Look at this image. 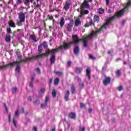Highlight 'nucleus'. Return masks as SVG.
Segmentation results:
<instances>
[{
    "instance_id": "obj_1",
    "label": "nucleus",
    "mask_w": 131,
    "mask_h": 131,
    "mask_svg": "<svg viewBox=\"0 0 131 131\" xmlns=\"http://www.w3.org/2000/svg\"><path fill=\"white\" fill-rule=\"evenodd\" d=\"M73 37V41L70 43H66L63 42V45L60 46L59 47L52 49V50H50V49H48L47 53H43L42 54H39L36 55L35 56H32L31 57H28L26 59H23L18 61L13 62L12 63H10L4 65L3 66H0V70H3V69H5V68H8V67H13V66H15V65L21 64V63H25V62H27V61H31L32 60H38V59H41L44 56H47V54L48 55L50 54H55V53H57V52H59V50H68L71 45H74V35L72 36Z\"/></svg>"
},
{
    "instance_id": "obj_2",
    "label": "nucleus",
    "mask_w": 131,
    "mask_h": 131,
    "mask_svg": "<svg viewBox=\"0 0 131 131\" xmlns=\"http://www.w3.org/2000/svg\"><path fill=\"white\" fill-rule=\"evenodd\" d=\"M131 6V1L130 0H128V3L126 4V6L125 8L122 9L118 12H116L115 14L114 15V17H120L123 16L124 14V12H125V9H128V7Z\"/></svg>"
},
{
    "instance_id": "obj_3",
    "label": "nucleus",
    "mask_w": 131,
    "mask_h": 131,
    "mask_svg": "<svg viewBox=\"0 0 131 131\" xmlns=\"http://www.w3.org/2000/svg\"><path fill=\"white\" fill-rule=\"evenodd\" d=\"M80 9H90V4H89V3H88V1L85 0L83 1V3L81 5Z\"/></svg>"
},
{
    "instance_id": "obj_4",
    "label": "nucleus",
    "mask_w": 131,
    "mask_h": 131,
    "mask_svg": "<svg viewBox=\"0 0 131 131\" xmlns=\"http://www.w3.org/2000/svg\"><path fill=\"white\" fill-rule=\"evenodd\" d=\"M18 19L21 22H25V13L21 12L18 14Z\"/></svg>"
},
{
    "instance_id": "obj_5",
    "label": "nucleus",
    "mask_w": 131,
    "mask_h": 131,
    "mask_svg": "<svg viewBox=\"0 0 131 131\" xmlns=\"http://www.w3.org/2000/svg\"><path fill=\"white\" fill-rule=\"evenodd\" d=\"M49 100L50 98L49 97V96H47L45 98V103L41 104V108H42V109L47 108V107H48V102H49Z\"/></svg>"
},
{
    "instance_id": "obj_6",
    "label": "nucleus",
    "mask_w": 131,
    "mask_h": 131,
    "mask_svg": "<svg viewBox=\"0 0 131 131\" xmlns=\"http://www.w3.org/2000/svg\"><path fill=\"white\" fill-rule=\"evenodd\" d=\"M73 27V21L70 20V23L68 24L67 26V29L68 31H71L72 30V27Z\"/></svg>"
},
{
    "instance_id": "obj_7",
    "label": "nucleus",
    "mask_w": 131,
    "mask_h": 131,
    "mask_svg": "<svg viewBox=\"0 0 131 131\" xmlns=\"http://www.w3.org/2000/svg\"><path fill=\"white\" fill-rule=\"evenodd\" d=\"M104 85H106L107 84H110V82H111V78L110 77H105L104 80L103 81Z\"/></svg>"
},
{
    "instance_id": "obj_8",
    "label": "nucleus",
    "mask_w": 131,
    "mask_h": 131,
    "mask_svg": "<svg viewBox=\"0 0 131 131\" xmlns=\"http://www.w3.org/2000/svg\"><path fill=\"white\" fill-rule=\"evenodd\" d=\"M89 12L88 10L81 9L80 15H79L80 18H81L83 15H86L89 14Z\"/></svg>"
},
{
    "instance_id": "obj_9",
    "label": "nucleus",
    "mask_w": 131,
    "mask_h": 131,
    "mask_svg": "<svg viewBox=\"0 0 131 131\" xmlns=\"http://www.w3.org/2000/svg\"><path fill=\"white\" fill-rule=\"evenodd\" d=\"M70 7V3H69L68 1H66L63 7L64 10H65V11H68V10H69Z\"/></svg>"
},
{
    "instance_id": "obj_10",
    "label": "nucleus",
    "mask_w": 131,
    "mask_h": 131,
    "mask_svg": "<svg viewBox=\"0 0 131 131\" xmlns=\"http://www.w3.org/2000/svg\"><path fill=\"white\" fill-rule=\"evenodd\" d=\"M78 82H79V86L80 89H83L84 86V84L83 83H81V79L79 77H77Z\"/></svg>"
},
{
    "instance_id": "obj_11",
    "label": "nucleus",
    "mask_w": 131,
    "mask_h": 131,
    "mask_svg": "<svg viewBox=\"0 0 131 131\" xmlns=\"http://www.w3.org/2000/svg\"><path fill=\"white\" fill-rule=\"evenodd\" d=\"M86 76L88 77V79L89 80L91 79V70L90 69V68H88L86 69Z\"/></svg>"
},
{
    "instance_id": "obj_12",
    "label": "nucleus",
    "mask_w": 131,
    "mask_h": 131,
    "mask_svg": "<svg viewBox=\"0 0 131 131\" xmlns=\"http://www.w3.org/2000/svg\"><path fill=\"white\" fill-rule=\"evenodd\" d=\"M69 117H70V118H71V119H75V118H76V114H75V113H70L69 114Z\"/></svg>"
},
{
    "instance_id": "obj_13",
    "label": "nucleus",
    "mask_w": 131,
    "mask_h": 131,
    "mask_svg": "<svg viewBox=\"0 0 131 131\" xmlns=\"http://www.w3.org/2000/svg\"><path fill=\"white\" fill-rule=\"evenodd\" d=\"M75 26L78 27L81 25V21H80V18H77L75 21Z\"/></svg>"
},
{
    "instance_id": "obj_14",
    "label": "nucleus",
    "mask_w": 131,
    "mask_h": 131,
    "mask_svg": "<svg viewBox=\"0 0 131 131\" xmlns=\"http://www.w3.org/2000/svg\"><path fill=\"white\" fill-rule=\"evenodd\" d=\"M74 53L76 56H77V55H78L79 54V47H78V46H76L74 48Z\"/></svg>"
},
{
    "instance_id": "obj_15",
    "label": "nucleus",
    "mask_w": 131,
    "mask_h": 131,
    "mask_svg": "<svg viewBox=\"0 0 131 131\" xmlns=\"http://www.w3.org/2000/svg\"><path fill=\"white\" fill-rule=\"evenodd\" d=\"M59 25L61 28L63 27L65 25V19H64L63 17H62L60 18V21L59 22Z\"/></svg>"
},
{
    "instance_id": "obj_16",
    "label": "nucleus",
    "mask_w": 131,
    "mask_h": 131,
    "mask_svg": "<svg viewBox=\"0 0 131 131\" xmlns=\"http://www.w3.org/2000/svg\"><path fill=\"white\" fill-rule=\"evenodd\" d=\"M8 25H9V26H10V27H13V28H15V27H16V25H15V23L14 22V21H13V20H10L8 22Z\"/></svg>"
},
{
    "instance_id": "obj_17",
    "label": "nucleus",
    "mask_w": 131,
    "mask_h": 131,
    "mask_svg": "<svg viewBox=\"0 0 131 131\" xmlns=\"http://www.w3.org/2000/svg\"><path fill=\"white\" fill-rule=\"evenodd\" d=\"M35 77V75L33 74V76L31 77V81L29 83L30 88H33V81L34 80V77Z\"/></svg>"
},
{
    "instance_id": "obj_18",
    "label": "nucleus",
    "mask_w": 131,
    "mask_h": 131,
    "mask_svg": "<svg viewBox=\"0 0 131 131\" xmlns=\"http://www.w3.org/2000/svg\"><path fill=\"white\" fill-rule=\"evenodd\" d=\"M30 39L33 40L35 42L37 41V40H36V36H35V35L34 34H32L30 36Z\"/></svg>"
},
{
    "instance_id": "obj_19",
    "label": "nucleus",
    "mask_w": 131,
    "mask_h": 131,
    "mask_svg": "<svg viewBox=\"0 0 131 131\" xmlns=\"http://www.w3.org/2000/svg\"><path fill=\"white\" fill-rule=\"evenodd\" d=\"M81 71H82V68L81 67L76 68L75 69V72L78 73V74H79Z\"/></svg>"
},
{
    "instance_id": "obj_20",
    "label": "nucleus",
    "mask_w": 131,
    "mask_h": 131,
    "mask_svg": "<svg viewBox=\"0 0 131 131\" xmlns=\"http://www.w3.org/2000/svg\"><path fill=\"white\" fill-rule=\"evenodd\" d=\"M89 24L85 25V27H89V26H91V25H95L94 24H93V20L91 18H89Z\"/></svg>"
},
{
    "instance_id": "obj_21",
    "label": "nucleus",
    "mask_w": 131,
    "mask_h": 131,
    "mask_svg": "<svg viewBox=\"0 0 131 131\" xmlns=\"http://www.w3.org/2000/svg\"><path fill=\"white\" fill-rule=\"evenodd\" d=\"M70 93V92H69V90H68L67 91V93L64 96V100L65 101H68V98L69 97V94Z\"/></svg>"
},
{
    "instance_id": "obj_22",
    "label": "nucleus",
    "mask_w": 131,
    "mask_h": 131,
    "mask_svg": "<svg viewBox=\"0 0 131 131\" xmlns=\"http://www.w3.org/2000/svg\"><path fill=\"white\" fill-rule=\"evenodd\" d=\"M11 38H12V36L10 35L6 36L5 38L6 42H10L11 41Z\"/></svg>"
},
{
    "instance_id": "obj_23",
    "label": "nucleus",
    "mask_w": 131,
    "mask_h": 131,
    "mask_svg": "<svg viewBox=\"0 0 131 131\" xmlns=\"http://www.w3.org/2000/svg\"><path fill=\"white\" fill-rule=\"evenodd\" d=\"M104 9L102 8H100L97 10L98 14H100V15H102V14H104Z\"/></svg>"
},
{
    "instance_id": "obj_24",
    "label": "nucleus",
    "mask_w": 131,
    "mask_h": 131,
    "mask_svg": "<svg viewBox=\"0 0 131 131\" xmlns=\"http://www.w3.org/2000/svg\"><path fill=\"white\" fill-rule=\"evenodd\" d=\"M55 60H56V58L55 57V55H53L50 58V62H51V64H54V63H55Z\"/></svg>"
},
{
    "instance_id": "obj_25",
    "label": "nucleus",
    "mask_w": 131,
    "mask_h": 131,
    "mask_svg": "<svg viewBox=\"0 0 131 131\" xmlns=\"http://www.w3.org/2000/svg\"><path fill=\"white\" fill-rule=\"evenodd\" d=\"M54 11H56V12H58L59 14V10H58V9L56 8L52 9V5H49V12H54Z\"/></svg>"
},
{
    "instance_id": "obj_26",
    "label": "nucleus",
    "mask_w": 131,
    "mask_h": 131,
    "mask_svg": "<svg viewBox=\"0 0 131 131\" xmlns=\"http://www.w3.org/2000/svg\"><path fill=\"white\" fill-rule=\"evenodd\" d=\"M16 5H15V7L19 5H22L23 4V0H15Z\"/></svg>"
},
{
    "instance_id": "obj_27",
    "label": "nucleus",
    "mask_w": 131,
    "mask_h": 131,
    "mask_svg": "<svg viewBox=\"0 0 131 131\" xmlns=\"http://www.w3.org/2000/svg\"><path fill=\"white\" fill-rule=\"evenodd\" d=\"M17 67L15 68V72H17V73H20V70L21 69V67H20V64H17Z\"/></svg>"
},
{
    "instance_id": "obj_28",
    "label": "nucleus",
    "mask_w": 131,
    "mask_h": 131,
    "mask_svg": "<svg viewBox=\"0 0 131 131\" xmlns=\"http://www.w3.org/2000/svg\"><path fill=\"white\" fill-rule=\"evenodd\" d=\"M99 20H100V17H99L98 15H95L94 17V22H97V23H99Z\"/></svg>"
},
{
    "instance_id": "obj_29",
    "label": "nucleus",
    "mask_w": 131,
    "mask_h": 131,
    "mask_svg": "<svg viewBox=\"0 0 131 131\" xmlns=\"http://www.w3.org/2000/svg\"><path fill=\"white\" fill-rule=\"evenodd\" d=\"M115 74L117 77H120L121 75V73L120 72V70H118L115 72Z\"/></svg>"
},
{
    "instance_id": "obj_30",
    "label": "nucleus",
    "mask_w": 131,
    "mask_h": 131,
    "mask_svg": "<svg viewBox=\"0 0 131 131\" xmlns=\"http://www.w3.org/2000/svg\"><path fill=\"white\" fill-rule=\"evenodd\" d=\"M43 47L45 49H48V43H47V41H45L42 44L40 45Z\"/></svg>"
},
{
    "instance_id": "obj_31",
    "label": "nucleus",
    "mask_w": 131,
    "mask_h": 131,
    "mask_svg": "<svg viewBox=\"0 0 131 131\" xmlns=\"http://www.w3.org/2000/svg\"><path fill=\"white\" fill-rule=\"evenodd\" d=\"M38 52L39 54H40L42 52V45H39L38 48Z\"/></svg>"
},
{
    "instance_id": "obj_32",
    "label": "nucleus",
    "mask_w": 131,
    "mask_h": 131,
    "mask_svg": "<svg viewBox=\"0 0 131 131\" xmlns=\"http://www.w3.org/2000/svg\"><path fill=\"white\" fill-rule=\"evenodd\" d=\"M34 2V0H25L24 4L25 5H28L30 3H33Z\"/></svg>"
},
{
    "instance_id": "obj_33",
    "label": "nucleus",
    "mask_w": 131,
    "mask_h": 131,
    "mask_svg": "<svg viewBox=\"0 0 131 131\" xmlns=\"http://www.w3.org/2000/svg\"><path fill=\"white\" fill-rule=\"evenodd\" d=\"M59 81H60V80L58 78H56L54 80V85H58V84H59Z\"/></svg>"
},
{
    "instance_id": "obj_34",
    "label": "nucleus",
    "mask_w": 131,
    "mask_h": 131,
    "mask_svg": "<svg viewBox=\"0 0 131 131\" xmlns=\"http://www.w3.org/2000/svg\"><path fill=\"white\" fill-rule=\"evenodd\" d=\"M71 91L72 92V94L75 93V88H74V85H72L71 88Z\"/></svg>"
},
{
    "instance_id": "obj_35",
    "label": "nucleus",
    "mask_w": 131,
    "mask_h": 131,
    "mask_svg": "<svg viewBox=\"0 0 131 131\" xmlns=\"http://www.w3.org/2000/svg\"><path fill=\"white\" fill-rule=\"evenodd\" d=\"M24 23V21H21V20H19L16 22V24L17 26H22V23Z\"/></svg>"
},
{
    "instance_id": "obj_36",
    "label": "nucleus",
    "mask_w": 131,
    "mask_h": 131,
    "mask_svg": "<svg viewBox=\"0 0 131 131\" xmlns=\"http://www.w3.org/2000/svg\"><path fill=\"white\" fill-rule=\"evenodd\" d=\"M13 123L15 126V127H17V121H16V119L15 118H14L13 119Z\"/></svg>"
},
{
    "instance_id": "obj_37",
    "label": "nucleus",
    "mask_w": 131,
    "mask_h": 131,
    "mask_svg": "<svg viewBox=\"0 0 131 131\" xmlns=\"http://www.w3.org/2000/svg\"><path fill=\"white\" fill-rule=\"evenodd\" d=\"M52 96L54 98H55V97H56V95H57V92H56L55 90H53L52 91Z\"/></svg>"
},
{
    "instance_id": "obj_38",
    "label": "nucleus",
    "mask_w": 131,
    "mask_h": 131,
    "mask_svg": "<svg viewBox=\"0 0 131 131\" xmlns=\"http://www.w3.org/2000/svg\"><path fill=\"white\" fill-rule=\"evenodd\" d=\"M35 70L38 74H40V69H39V68H37L35 69Z\"/></svg>"
},
{
    "instance_id": "obj_39",
    "label": "nucleus",
    "mask_w": 131,
    "mask_h": 131,
    "mask_svg": "<svg viewBox=\"0 0 131 131\" xmlns=\"http://www.w3.org/2000/svg\"><path fill=\"white\" fill-rule=\"evenodd\" d=\"M55 74H58V75H62L63 73H62V72L56 71L55 72Z\"/></svg>"
},
{
    "instance_id": "obj_40",
    "label": "nucleus",
    "mask_w": 131,
    "mask_h": 131,
    "mask_svg": "<svg viewBox=\"0 0 131 131\" xmlns=\"http://www.w3.org/2000/svg\"><path fill=\"white\" fill-rule=\"evenodd\" d=\"M15 115L16 117H18V116H19V110H17L15 112Z\"/></svg>"
},
{
    "instance_id": "obj_41",
    "label": "nucleus",
    "mask_w": 131,
    "mask_h": 131,
    "mask_svg": "<svg viewBox=\"0 0 131 131\" xmlns=\"http://www.w3.org/2000/svg\"><path fill=\"white\" fill-rule=\"evenodd\" d=\"M7 32L8 33H11V32H12V30L11 29V28H7Z\"/></svg>"
},
{
    "instance_id": "obj_42",
    "label": "nucleus",
    "mask_w": 131,
    "mask_h": 131,
    "mask_svg": "<svg viewBox=\"0 0 131 131\" xmlns=\"http://www.w3.org/2000/svg\"><path fill=\"white\" fill-rule=\"evenodd\" d=\"M34 103L35 105H38V104H39V100H36Z\"/></svg>"
},
{
    "instance_id": "obj_43",
    "label": "nucleus",
    "mask_w": 131,
    "mask_h": 131,
    "mask_svg": "<svg viewBox=\"0 0 131 131\" xmlns=\"http://www.w3.org/2000/svg\"><path fill=\"white\" fill-rule=\"evenodd\" d=\"M89 58H90V59H92V60L96 59V57L93 56V55H89Z\"/></svg>"
},
{
    "instance_id": "obj_44",
    "label": "nucleus",
    "mask_w": 131,
    "mask_h": 131,
    "mask_svg": "<svg viewBox=\"0 0 131 131\" xmlns=\"http://www.w3.org/2000/svg\"><path fill=\"white\" fill-rule=\"evenodd\" d=\"M80 107H81V108H84V107H85V105L81 103H80Z\"/></svg>"
},
{
    "instance_id": "obj_45",
    "label": "nucleus",
    "mask_w": 131,
    "mask_h": 131,
    "mask_svg": "<svg viewBox=\"0 0 131 131\" xmlns=\"http://www.w3.org/2000/svg\"><path fill=\"white\" fill-rule=\"evenodd\" d=\"M16 92H17V88H14L12 89V93H16Z\"/></svg>"
},
{
    "instance_id": "obj_46",
    "label": "nucleus",
    "mask_w": 131,
    "mask_h": 131,
    "mask_svg": "<svg viewBox=\"0 0 131 131\" xmlns=\"http://www.w3.org/2000/svg\"><path fill=\"white\" fill-rule=\"evenodd\" d=\"M122 89L123 88L121 85L118 88V90L119 92H120V91H122Z\"/></svg>"
},
{
    "instance_id": "obj_47",
    "label": "nucleus",
    "mask_w": 131,
    "mask_h": 131,
    "mask_svg": "<svg viewBox=\"0 0 131 131\" xmlns=\"http://www.w3.org/2000/svg\"><path fill=\"white\" fill-rule=\"evenodd\" d=\"M48 17L49 20H53V16H50V15H48Z\"/></svg>"
},
{
    "instance_id": "obj_48",
    "label": "nucleus",
    "mask_w": 131,
    "mask_h": 131,
    "mask_svg": "<svg viewBox=\"0 0 131 131\" xmlns=\"http://www.w3.org/2000/svg\"><path fill=\"white\" fill-rule=\"evenodd\" d=\"M17 57L18 59H19L20 60H22V56H21V55H20V54L17 55Z\"/></svg>"
},
{
    "instance_id": "obj_49",
    "label": "nucleus",
    "mask_w": 131,
    "mask_h": 131,
    "mask_svg": "<svg viewBox=\"0 0 131 131\" xmlns=\"http://www.w3.org/2000/svg\"><path fill=\"white\" fill-rule=\"evenodd\" d=\"M45 91H46V90H45V89H43V88H42V89L40 90V92H41V94H42L43 93H45Z\"/></svg>"
},
{
    "instance_id": "obj_50",
    "label": "nucleus",
    "mask_w": 131,
    "mask_h": 131,
    "mask_svg": "<svg viewBox=\"0 0 131 131\" xmlns=\"http://www.w3.org/2000/svg\"><path fill=\"white\" fill-rule=\"evenodd\" d=\"M8 119H9V122H11V114H9V115Z\"/></svg>"
},
{
    "instance_id": "obj_51",
    "label": "nucleus",
    "mask_w": 131,
    "mask_h": 131,
    "mask_svg": "<svg viewBox=\"0 0 131 131\" xmlns=\"http://www.w3.org/2000/svg\"><path fill=\"white\" fill-rule=\"evenodd\" d=\"M20 30H20V29H18V30H17V31H14V33H13V35L15 36V34H16V33L17 32L20 31Z\"/></svg>"
},
{
    "instance_id": "obj_52",
    "label": "nucleus",
    "mask_w": 131,
    "mask_h": 131,
    "mask_svg": "<svg viewBox=\"0 0 131 131\" xmlns=\"http://www.w3.org/2000/svg\"><path fill=\"white\" fill-rule=\"evenodd\" d=\"M71 61H68V65L69 66V67H70V66H71Z\"/></svg>"
},
{
    "instance_id": "obj_53",
    "label": "nucleus",
    "mask_w": 131,
    "mask_h": 131,
    "mask_svg": "<svg viewBox=\"0 0 131 131\" xmlns=\"http://www.w3.org/2000/svg\"><path fill=\"white\" fill-rule=\"evenodd\" d=\"M33 128L34 131H37V128L36 126H34Z\"/></svg>"
},
{
    "instance_id": "obj_54",
    "label": "nucleus",
    "mask_w": 131,
    "mask_h": 131,
    "mask_svg": "<svg viewBox=\"0 0 131 131\" xmlns=\"http://www.w3.org/2000/svg\"><path fill=\"white\" fill-rule=\"evenodd\" d=\"M52 81H53V79H50V82H49V85H51V84L52 83Z\"/></svg>"
},
{
    "instance_id": "obj_55",
    "label": "nucleus",
    "mask_w": 131,
    "mask_h": 131,
    "mask_svg": "<svg viewBox=\"0 0 131 131\" xmlns=\"http://www.w3.org/2000/svg\"><path fill=\"white\" fill-rule=\"evenodd\" d=\"M102 71H106V67H102Z\"/></svg>"
},
{
    "instance_id": "obj_56",
    "label": "nucleus",
    "mask_w": 131,
    "mask_h": 131,
    "mask_svg": "<svg viewBox=\"0 0 131 131\" xmlns=\"http://www.w3.org/2000/svg\"><path fill=\"white\" fill-rule=\"evenodd\" d=\"M107 13H108V14H111V10L108 9Z\"/></svg>"
},
{
    "instance_id": "obj_57",
    "label": "nucleus",
    "mask_w": 131,
    "mask_h": 131,
    "mask_svg": "<svg viewBox=\"0 0 131 131\" xmlns=\"http://www.w3.org/2000/svg\"><path fill=\"white\" fill-rule=\"evenodd\" d=\"M4 106L5 107V109L6 110V111L8 112V107H7V106L6 105V104H4Z\"/></svg>"
},
{
    "instance_id": "obj_58",
    "label": "nucleus",
    "mask_w": 131,
    "mask_h": 131,
    "mask_svg": "<svg viewBox=\"0 0 131 131\" xmlns=\"http://www.w3.org/2000/svg\"><path fill=\"white\" fill-rule=\"evenodd\" d=\"M85 130V128H84V127H83L81 128V131H84Z\"/></svg>"
},
{
    "instance_id": "obj_59",
    "label": "nucleus",
    "mask_w": 131,
    "mask_h": 131,
    "mask_svg": "<svg viewBox=\"0 0 131 131\" xmlns=\"http://www.w3.org/2000/svg\"><path fill=\"white\" fill-rule=\"evenodd\" d=\"M88 112L89 113H91L92 112V108H89V110H88Z\"/></svg>"
},
{
    "instance_id": "obj_60",
    "label": "nucleus",
    "mask_w": 131,
    "mask_h": 131,
    "mask_svg": "<svg viewBox=\"0 0 131 131\" xmlns=\"http://www.w3.org/2000/svg\"><path fill=\"white\" fill-rule=\"evenodd\" d=\"M106 5H109V0H106Z\"/></svg>"
},
{
    "instance_id": "obj_61",
    "label": "nucleus",
    "mask_w": 131,
    "mask_h": 131,
    "mask_svg": "<svg viewBox=\"0 0 131 131\" xmlns=\"http://www.w3.org/2000/svg\"><path fill=\"white\" fill-rule=\"evenodd\" d=\"M28 100L29 101H31V97H29L28 98Z\"/></svg>"
},
{
    "instance_id": "obj_62",
    "label": "nucleus",
    "mask_w": 131,
    "mask_h": 131,
    "mask_svg": "<svg viewBox=\"0 0 131 131\" xmlns=\"http://www.w3.org/2000/svg\"><path fill=\"white\" fill-rule=\"evenodd\" d=\"M21 110H22V113H24V112H25V110H24V107L22 108Z\"/></svg>"
},
{
    "instance_id": "obj_63",
    "label": "nucleus",
    "mask_w": 131,
    "mask_h": 131,
    "mask_svg": "<svg viewBox=\"0 0 131 131\" xmlns=\"http://www.w3.org/2000/svg\"><path fill=\"white\" fill-rule=\"evenodd\" d=\"M51 131H56V129L55 128H52Z\"/></svg>"
},
{
    "instance_id": "obj_64",
    "label": "nucleus",
    "mask_w": 131,
    "mask_h": 131,
    "mask_svg": "<svg viewBox=\"0 0 131 131\" xmlns=\"http://www.w3.org/2000/svg\"><path fill=\"white\" fill-rule=\"evenodd\" d=\"M35 7L36 8H39V5L37 4Z\"/></svg>"
}]
</instances>
